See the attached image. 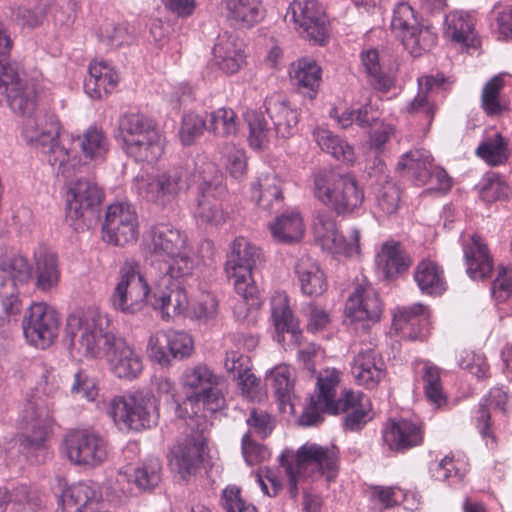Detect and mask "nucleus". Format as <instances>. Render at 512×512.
Masks as SVG:
<instances>
[{"mask_svg": "<svg viewBox=\"0 0 512 512\" xmlns=\"http://www.w3.org/2000/svg\"><path fill=\"white\" fill-rule=\"evenodd\" d=\"M376 200L378 208L384 214L392 215L399 208L400 191L394 183L386 181L385 184L378 189Z\"/></svg>", "mask_w": 512, "mask_h": 512, "instance_id": "63", "label": "nucleus"}, {"mask_svg": "<svg viewBox=\"0 0 512 512\" xmlns=\"http://www.w3.org/2000/svg\"><path fill=\"white\" fill-rule=\"evenodd\" d=\"M476 155L489 166L503 165L510 157L508 141L500 133H496L478 145Z\"/></svg>", "mask_w": 512, "mask_h": 512, "instance_id": "47", "label": "nucleus"}, {"mask_svg": "<svg viewBox=\"0 0 512 512\" xmlns=\"http://www.w3.org/2000/svg\"><path fill=\"white\" fill-rule=\"evenodd\" d=\"M265 109L274 124L275 133L281 138L295 134L299 121V112L291 107L283 95L273 94L266 98Z\"/></svg>", "mask_w": 512, "mask_h": 512, "instance_id": "22", "label": "nucleus"}, {"mask_svg": "<svg viewBox=\"0 0 512 512\" xmlns=\"http://www.w3.org/2000/svg\"><path fill=\"white\" fill-rule=\"evenodd\" d=\"M159 277V270L152 263L149 271L142 273L139 265L130 263V298H134L135 305L145 302L150 293L154 295V280Z\"/></svg>", "mask_w": 512, "mask_h": 512, "instance_id": "45", "label": "nucleus"}, {"mask_svg": "<svg viewBox=\"0 0 512 512\" xmlns=\"http://www.w3.org/2000/svg\"><path fill=\"white\" fill-rule=\"evenodd\" d=\"M237 115L231 108H219L210 113L207 131L216 137L229 138L238 133Z\"/></svg>", "mask_w": 512, "mask_h": 512, "instance_id": "51", "label": "nucleus"}, {"mask_svg": "<svg viewBox=\"0 0 512 512\" xmlns=\"http://www.w3.org/2000/svg\"><path fill=\"white\" fill-rule=\"evenodd\" d=\"M252 198L264 210L280 207L283 195L278 176L274 173L261 175L252 187Z\"/></svg>", "mask_w": 512, "mask_h": 512, "instance_id": "40", "label": "nucleus"}, {"mask_svg": "<svg viewBox=\"0 0 512 512\" xmlns=\"http://www.w3.org/2000/svg\"><path fill=\"white\" fill-rule=\"evenodd\" d=\"M330 376L331 370H326L324 374H320V376L317 378L318 394L316 396L311 397L309 406L304 409L302 415L299 418L300 425L305 427L316 426L322 422L323 412L331 413V411L328 408H326L321 401V384L324 383V379H329Z\"/></svg>", "mask_w": 512, "mask_h": 512, "instance_id": "55", "label": "nucleus"}, {"mask_svg": "<svg viewBox=\"0 0 512 512\" xmlns=\"http://www.w3.org/2000/svg\"><path fill=\"white\" fill-rule=\"evenodd\" d=\"M321 68L311 58H301L292 63L290 77L302 93L313 99L318 91L321 82Z\"/></svg>", "mask_w": 512, "mask_h": 512, "instance_id": "36", "label": "nucleus"}, {"mask_svg": "<svg viewBox=\"0 0 512 512\" xmlns=\"http://www.w3.org/2000/svg\"><path fill=\"white\" fill-rule=\"evenodd\" d=\"M181 180L182 173L177 169L158 175L142 171L134 178V188L140 197L164 205L177 196Z\"/></svg>", "mask_w": 512, "mask_h": 512, "instance_id": "18", "label": "nucleus"}, {"mask_svg": "<svg viewBox=\"0 0 512 512\" xmlns=\"http://www.w3.org/2000/svg\"><path fill=\"white\" fill-rule=\"evenodd\" d=\"M413 278L424 295L439 296L447 289L443 269L429 259H423L416 265Z\"/></svg>", "mask_w": 512, "mask_h": 512, "instance_id": "33", "label": "nucleus"}, {"mask_svg": "<svg viewBox=\"0 0 512 512\" xmlns=\"http://www.w3.org/2000/svg\"><path fill=\"white\" fill-rule=\"evenodd\" d=\"M263 260L261 248L249 239L239 236L231 242L225 270L238 295L249 298L257 294L252 270Z\"/></svg>", "mask_w": 512, "mask_h": 512, "instance_id": "9", "label": "nucleus"}, {"mask_svg": "<svg viewBox=\"0 0 512 512\" xmlns=\"http://www.w3.org/2000/svg\"><path fill=\"white\" fill-rule=\"evenodd\" d=\"M104 191L95 182L80 178L67 186L66 221L77 232L84 231L99 219Z\"/></svg>", "mask_w": 512, "mask_h": 512, "instance_id": "7", "label": "nucleus"}, {"mask_svg": "<svg viewBox=\"0 0 512 512\" xmlns=\"http://www.w3.org/2000/svg\"><path fill=\"white\" fill-rule=\"evenodd\" d=\"M503 75H495L483 87L481 94V106L488 116H495L506 109L501 103L500 92L504 88Z\"/></svg>", "mask_w": 512, "mask_h": 512, "instance_id": "53", "label": "nucleus"}, {"mask_svg": "<svg viewBox=\"0 0 512 512\" xmlns=\"http://www.w3.org/2000/svg\"><path fill=\"white\" fill-rule=\"evenodd\" d=\"M476 19L473 14L455 10L445 17L444 35L457 43H467L473 39Z\"/></svg>", "mask_w": 512, "mask_h": 512, "instance_id": "43", "label": "nucleus"}, {"mask_svg": "<svg viewBox=\"0 0 512 512\" xmlns=\"http://www.w3.org/2000/svg\"><path fill=\"white\" fill-rule=\"evenodd\" d=\"M391 29L413 57L421 56L437 43V34L421 21L408 2L401 1L395 5Z\"/></svg>", "mask_w": 512, "mask_h": 512, "instance_id": "10", "label": "nucleus"}, {"mask_svg": "<svg viewBox=\"0 0 512 512\" xmlns=\"http://www.w3.org/2000/svg\"><path fill=\"white\" fill-rule=\"evenodd\" d=\"M160 339L168 341V351L173 359H184L193 351V340L185 332L167 330V335H161Z\"/></svg>", "mask_w": 512, "mask_h": 512, "instance_id": "60", "label": "nucleus"}, {"mask_svg": "<svg viewBox=\"0 0 512 512\" xmlns=\"http://www.w3.org/2000/svg\"><path fill=\"white\" fill-rule=\"evenodd\" d=\"M165 146L166 138L153 120L141 114L130 116V157L152 165L163 156Z\"/></svg>", "mask_w": 512, "mask_h": 512, "instance_id": "11", "label": "nucleus"}, {"mask_svg": "<svg viewBox=\"0 0 512 512\" xmlns=\"http://www.w3.org/2000/svg\"><path fill=\"white\" fill-rule=\"evenodd\" d=\"M108 318L96 309L68 316L65 337L70 346L94 358L103 350L110 370L118 378L128 377V346L124 337L106 332Z\"/></svg>", "mask_w": 512, "mask_h": 512, "instance_id": "2", "label": "nucleus"}, {"mask_svg": "<svg viewBox=\"0 0 512 512\" xmlns=\"http://www.w3.org/2000/svg\"><path fill=\"white\" fill-rule=\"evenodd\" d=\"M23 333L28 343L46 349L58 336L60 319L57 311L44 302L30 305L23 322Z\"/></svg>", "mask_w": 512, "mask_h": 512, "instance_id": "14", "label": "nucleus"}, {"mask_svg": "<svg viewBox=\"0 0 512 512\" xmlns=\"http://www.w3.org/2000/svg\"><path fill=\"white\" fill-rule=\"evenodd\" d=\"M294 269L304 294L317 297L326 291L328 286L326 276L313 258L308 255L301 256Z\"/></svg>", "mask_w": 512, "mask_h": 512, "instance_id": "29", "label": "nucleus"}, {"mask_svg": "<svg viewBox=\"0 0 512 512\" xmlns=\"http://www.w3.org/2000/svg\"><path fill=\"white\" fill-rule=\"evenodd\" d=\"M215 65L228 75L239 72L246 64L245 45L237 36L224 32L213 47Z\"/></svg>", "mask_w": 512, "mask_h": 512, "instance_id": "20", "label": "nucleus"}, {"mask_svg": "<svg viewBox=\"0 0 512 512\" xmlns=\"http://www.w3.org/2000/svg\"><path fill=\"white\" fill-rule=\"evenodd\" d=\"M314 196L338 215L358 210L364 201V191L356 178L334 171H320L314 177Z\"/></svg>", "mask_w": 512, "mask_h": 512, "instance_id": "6", "label": "nucleus"}, {"mask_svg": "<svg viewBox=\"0 0 512 512\" xmlns=\"http://www.w3.org/2000/svg\"><path fill=\"white\" fill-rule=\"evenodd\" d=\"M62 450L67 459L78 466L95 467L107 458L104 439L88 430H71L63 438Z\"/></svg>", "mask_w": 512, "mask_h": 512, "instance_id": "15", "label": "nucleus"}, {"mask_svg": "<svg viewBox=\"0 0 512 512\" xmlns=\"http://www.w3.org/2000/svg\"><path fill=\"white\" fill-rule=\"evenodd\" d=\"M422 379L427 400L437 408L446 404V396L443 392L439 368L430 362H425Z\"/></svg>", "mask_w": 512, "mask_h": 512, "instance_id": "54", "label": "nucleus"}, {"mask_svg": "<svg viewBox=\"0 0 512 512\" xmlns=\"http://www.w3.org/2000/svg\"><path fill=\"white\" fill-rule=\"evenodd\" d=\"M186 399L176 409L179 417L192 416L197 419V426L201 420L205 422L209 415H213L225 406V398L219 389L221 377L205 363H198L187 367L181 377Z\"/></svg>", "mask_w": 512, "mask_h": 512, "instance_id": "5", "label": "nucleus"}, {"mask_svg": "<svg viewBox=\"0 0 512 512\" xmlns=\"http://www.w3.org/2000/svg\"><path fill=\"white\" fill-rule=\"evenodd\" d=\"M290 17L298 33L314 43L323 44L327 34V18L317 0H294L286 18Z\"/></svg>", "mask_w": 512, "mask_h": 512, "instance_id": "16", "label": "nucleus"}, {"mask_svg": "<svg viewBox=\"0 0 512 512\" xmlns=\"http://www.w3.org/2000/svg\"><path fill=\"white\" fill-rule=\"evenodd\" d=\"M13 41L0 22V104L6 101L9 107L24 117L23 136L48 154V162L59 165L65 177L68 161L67 149L59 143L60 124L55 115H35L37 93L35 85L24 79L17 69L8 63Z\"/></svg>", "mask_w": 512, "mask_h": 512, "instance_id": "1", "label": "nucleus"}, {"mask_svg": "<svg viewBox=\"0 0 512 512\" xmlns=\"http://www.w3.org/2000/svg\"><path fill=\"white\" fill-rule=\"evenodd\" d=\"M245 119L249 127L248 141L253 149L260 150L265 148L272 135V131L262 113L251 110L245 114Z\"/></svg>", "mask_w": 512, "mask_h": 512, "instance_id": "52", "label": "nucleus"}, {"mask_svg": "<svg viewBox=\"0 0 512 512\" xmlns=\"http://www.w3.org/2000/svg\"><path fill=\"white\" fill-rule=\"evenodd\" d=\"M162 463L158 457L150 456L134 470V483L140 491L155 489L161 482Z\"/></svg>", "mask_w": 512, "mask_h": 512, "instance_id": "49", "label": "nucleus"}, {"mask_svg": "<svg viewBox=\"0 0 512 512\" xmlns=\"http://www.w3.org/2000/svg\"><path fill=\"white\" fill-rule=\"evenodd\" d=\"M508 402V395L501 388H492L489 394L484 397L479 403V408L476 412L477 428L483 438H490L491 443L494 444L495 438L490 430V411L489 406L494 409L506 412V404Z\"/></svg>", "mask_w": 512, "mask_h": 512, "instance_id": "44", "label": "nucleus"}, {"mask_svg": "<svg viewBox=\"0 0 512 512\" xmlns=\"http://www.w3.org/2000/svg\"><path fill=\"white\" fill-rule=\"evenodd\" d=\"M429 311L421 303L401 307L393 315L392 327L403 339L424 340L429 334Z\"/></svg>", "mask_w": 512, "mask_h": 512, "instance_id": "19", "label": "nucleus"}, {"mask_svg": "<svg viewBox=\"0 0 512 512\" xmlns=\"http://www.w3.org/2000/svg\"><path fill=\"white\" fill-rule=\"evenodd\" d=\"M433 158L425 149H413L404 153L398 163L397 170L403 177L414 182L417 186L432 183Z\"/></svg>", "mask_w": 512, "mask_h": 512, "instance_id": "24", "label": "nucleus"}, {"mask_svg": "<svg viewBox=\"0 0 512 512\" xmlns=\"http://www.w3.org/2000/svg\"><path fill=\"white\" fill-rule=\"evenodd\" d=\"M384 443L392 451H405L423 442L422 427L411 420H389L383 430Z\"/></svg>", "mask_w": 512, "mask_h": 512, "instance_id": "21", "label": "nucleus"}, {"mask_svg": "<svg viewBox=\"0 0 512 512\" xmlns=\"http://www.w3.org/2000/svg\"><path fill=\"white\" fill-rule=\"evenodd\" d=\"M360 231L353 227L346 235L336 234L335 241L327 244L323 249L334 255H343L345 257H354L360 254Z\"/></svg>", "mask_w": 512, "mask_h": 512, "instance_id": "56", "label": "nucleus"}, {"mask_svg": "<svg viewBox=\"0 0 512 512\" xmlns=\"http://www.w3.org/2000/svg\"><path fill=\"white\" fill-rule=\"evenodd\" d=\"M351 373L359 385L374 388L385 375V364L375 350H362L354 358Z\"/></svg>", "mask_w": 512, "mask_h": 512, "instance_id": "26", "label": "nucleus"}, {"mask_svg": "<svg viewBox=\"0 0 512 512\" xmlns=\"http://www.w3.org/2000/svg\"><path fill=\"white\" fill-rule=\"evenodd\" d=\"M491 295L498 303L504 302L512 295V270L499 266L497 276L491 285Z\"/></svg>", "mask_w": 512, "mask_h": 512, "instance_id": "64", "label": "nucleus"}, {"mask_svg": "<svg viewBox=\"0 0 512 512\" xmlns=\"http://www.w3.org/2000/svg\"><path fill=\"white\" fill-rule=\"evenodd\" d=\"M158 419L156 400L150 391H142L130 397V430L150 428Z\"/></svg>", "mask_w": 512, "mask_h": 512, "instance_id": "32", "label": "nucleus"}, {"mask_svg": "<svg viewBox=\"0 0 512 512\" xmlns=\"http://www.w3.org/2000/svg\"><path fill=\"white\" fill-rule=\"evenodd\" d=\"M338 461V450L335 446L306 443L295 454L292 450H284L279 456V462L288 477L290 496L297 497L298 483L302 479L316 481L324 478L327 482L334 480L338 474Z\"/></svg>", "mask_w": 512, "mask_h": 512, "instance_id": "4", "label": "nucleus"}, {"mask_svg": "<svg viewBox=\"0 0 512 512\" xmlns=\"http://www.w3.org/2000/svg\"><path fill=\"white\" fill-rule=\"evenodd\" d=\"M321 384V401L331 414L344 413L343 425L347 430L359 431L371 419L369 399L361 392L345 391L337 400L335 389L339 383V374L331 370L329 379H324Z\"/></svg>", "mask_w": 512, "mask_h": 512, "instance_id": "8", "label": "nucleus"}, {"mask_svg": "<svg viewBox=\"0 0 512 512\" xmlns=\"http://www.w3.org/2000/svg\"><path fill=\"white\" fill-rule=\"evenodd\" d=\"M21 418L25 427L19 437L20 449L29 455L45 449L46 440L52 430L53 410L34 400H28Z\"/></svg>", "mask_w": 512, "mask_h": 512, "instance_id": "13", "label": "nucleus"}, {"mask_svg": "<svg viewBox=\"0 0 512 512\" xmlns=\"http://www.w3.org/2000/svg\"><path fill=\"white\" fill-rule=\"evenodd\" d=\"M464 258L467 275L472 280H484L493 271V258L484 240L474 234L471 241L464 245Z\"/></svg>", "mask_w": 512, "mask_h": 512, "instance_id": "25", "label": "nucleus"}, {"mask_svg": "<svg viewBox=\"0 0 512 512\" xmlns=\"http://www.w3.org/2000/svg\"><path fill=\"white\" fill-rule=\"evenodd\" d=\"M205 129L207 130V122L201 115L194 112L186 113L182 117L179 129L181 143L185 146L193 144Z\"/></svg>", "mask_w": 512, "mask_h": 512, "instance_id": "58", "label": "nucleus"}, {"mask_svg": "<svg viewBox=\"0 0 512 512\" xmlns=\"http://www.w3.org/2000/svg\"><path fill=\"white\" fill-rule=\"evenodd\" d=\"M101 499V494L94 483L80 482L65 489L61 502L66 512H85Z\"/></svg>", "mask_w": 512, "mask_h": 512, "instance_id": "38", "label": "nucleus"}, {"mask_svg": "<svg viewBox=\"0 0 512 512\" xmlns=\"http://www.w3.org/2000/svg\"><path fill=\"white\" fill-rule=\"evenodd\" d=\"M159 277L154 280V298L155 303L161 312L162 317L166 320L180 315L188 307V297L184 289L179 285L181 279H171V285L168 287H160L156 285Z\"/></svg>", "mask_w": 512, "mask_h": 512, "instance_id": "28", "label": "nucleus"}, {"mask_svg": "<svg viewBox=\"0 0 512 512\" xmlns=\"http://www.w3.org/2000/svg\"><path fill=\"white\" fill-rule=\"evenodd\" d=\"M221 506L224 512H257L252 503L242 498L237 486H228L222 491Z\"/></svg>", "mask_w": 512, "mask_h": 512, "instance_id": "62", "label": "nucleus"}, {"mask_svg": "<svg viewBox=\"0 0 512 512\" xmlns=\"http://www.w3.org/2000/svg\"><path fill=\"white\" fill-rule=\"evenodd\" d=\"M23 310V303L14 285L0 281V327L10 321H17Z\"/></svg>", "mask_w": 512, "mask_h": 512, "instance_id": "48", "label": "nucleus"}, {"mask_svg": "<svg viewBox=\"0 0 512 512\" xmlns=\"http://www.w3.org/2000/svg\"><path fill=\"white\" fill-rule=\"evenodd\" d=\"M35 287L42 292L55 289L60 281V269L56 253L40 246L34 251Z\"/></svg>", "mask_w": 512, "mask_h": 512, "instance_id": "27", "label": "nucleus"}, {"mask_svg": "<svg viewBox=\"0 0 512 512\" xmlns=\"http://www.w3.org/2000/svg\"><path fill=\"white\" fill-rule=\"evenodd\" d=\"M80 146L86 157L95 159L102 157L106 151V138L102 130L89 127L84 133Z\"/></svg>", "mask_w": 512, "mask_h": 512, "instance_id": "61", "label": "nucleus"}, {"mask_svg": "<svg viewBox=\"0 0 512 512\" xmlns=\"http://www.w3.org/2000/svg\"><path fill=\"white\" fill-rule=\"evenodd\" d=\"M222 9L232 25L250 28L264 17L260 0H222Z\"/></svg>", "mask_w": 512, "mask_h": 512, "instance_id": "30", "label": "nucleus"}, {"mask_svg": "<svg viewBox=\"0 0 512 512\" xmlns=\"http://www.w3.org/2000/svg\"><path fill=\"white\" fill-rule=\"evenodd\" d=\"M509 186L499 174L486 175L479 184V195L485 202L506 199Z\"/></svg>", "mask_w": 512, "mask_h": 512, "instance_id": "57", "label": "nucleus"}, {"mask_svg": "<svg viewBox=\"0 0 512 512\" xmlns=\"http://www.w3.org/2000/svg\"><path fill=\"white\" fill-rule=\"evenodd\" d=\"M445 83L442 74L427 75L418 78V93L411 100L405 110L410 114L423 113L429 121L434 117L436 106L431 102L429 94L441 88Z\"/></svg>", "mask_w": 512, "mask_h": 512, "instance_id": "37", "label": "nucleus"}, {"mask_svg": "<svg viewBox=\"0 0 512 512\" xmlns=\"http://www.w3.org/2000/svg\"><path fill=\"white\" fill-rule=\"evenodd\" d=\"M271 313L278 334L284 332L295 335L298 332L297 322L292 314L285 294L278 293L271 299Z\"/></svg>", "mask_w": 512, "mask_h": 512, "instance_id": "50", "label": "nucleus"}, {"mask_svg": "<svg viewBox=\"0 0 512 512\" xmlns=\"http://www.w3.org/2000/svg\"><path fill=\"white\" fill-rule=\"evenodd\" d=\"M267 385L275 393L282 409L291 404L294 396L295 369L287 364H280L272 368L266 375Z\"/></svg>", "mask_w": 512, "mask_h": 512, "instance_id": "41", "label": "nucleus"}, {"mask_svg": "<svg viewBox=\"0 0 512 512\" xmlns=\"http://www.w3.org/2000/svg\"><path fill=\"white\" fill-rule=\"evenodd\" d=\"M273 239L278 243L290 244L299 241L304 234V223L296 211L285 212L270 224Z\"/></svg>", "mask_w": 512, "mask_h": 512, "instance_id": "42", "label": "nucleus"}, {"mask_svg": "<svg viewBox=\"0 0 512 512\" xmlns=\"http://www.w3.org/2000/svg\"><path fill=\"white\" fill-rule=\"evenodd\" d=\"M382 310L378 292L366 282L355 287L345 304L346 315L355 329L359 326L365 332L380 320Z\"/></svg>", "mask_w": 512, "mask_h": 512, "instance_id": "17", "label": "nucleus"}, {"mask_svg": "<svg viewBox=\"0 0 512 512\" xmlns=\"http://www.w3.org/2000/svg\"><path fill=\"white\" fill-rule=\"evenodd\" d=\"M190 422L187 425L191 434L179 440L170 450L169 464L173 471L177 472L181 479L186 480L195 474L202 462V455L206 444L205 431L208 426L207 420L197 426V419L188 417Z\"/></svg>", "mask_w": 512, "mask_h": 512, "instance_id": "12", "label": "nucleus"}, {"mask_svg": "<svg viewBox=\"0 0 512 512\" xmlns=\"http://www.w3.org/2000/svg\"><path fill=\"white\" fill-rule=\"evenodd\" d=\"M411 264L410 255L399 241H385L375 255L376 268L386 279L395 278L404 273Z\"/></svg>", "mask_w": 512, "mask_h": 512, "instance_id": "23", "label": "nucleus"}, {"mask_svg": "<svg viewBox=\"0 0 512 512\" xmlns=\"http://www.w3.org/2000/svg\"><path fill=\"white\" fill-rule=\"evenodd\" d=\"M142 249L152 258L151 264L159 262L157 286L168 287L171 279H185L192 275L195 263L187 236L170 224L151 226L143 235Z\"/></svg>", "mask_w": 512, "mask_h": 512, "instance_id": "3", "label": "nucleus"}, {"mask_svg": "<svg viewBox=\"0 0 512 512\" xmlns=\"http://www.w3.org/2000/svg\"><path fill=\"white\" fill-rule=\"evenodd\" d=\"M88 73L84 81V90L92 99H101L111 93L119 81L117 72L103 61L91 63Z\"/></svg>", "mask_w": 512, "mask_h": 512, "instance_id": "31", "label": "nucleus"}, {"mask_svg": "<svg viewBox=\"0 0 512 512\" xmlns=\"http://www.w3.org/2000/svg\"><path fill=\"white\" fill-rule=\"evenodd\" d=\"M0 271L9 277L10 281L7 282L16 288L27 284L33 276L28 259L2 243H0Z\"/></svg>", "mask_w": 512, "mask_h": 512, "instance_id": "34", "label": "nucleus"}, {"mask_svg": "<svg viewBox=\"0 0 512 512\" xmlns=\"http://www.w3.org/2000/svg\"><path fill=\"white\" fill-rule=\"evenodd\" d=\"M102 229L108 243L121 247L128 243V211L122 203L108 207Z\"/></svg>", "mask_w": 512, "mask_h": 512, "instance_id": "39", "label": "nucleus"}, {"mask_svg": "<svg viewBox=\"0 0 512 512\" xmlns=\"http://www.w3.org/2000/svg\"><path fill=\"white\" fill-rule=\"evenodd\" d=\"M361 63L368 76L369 83L377 90L387 92L394 84V78L382 71L379 53L370 48L360 54Z\"/></svg>", "mask_w": 512, "mask_h": 512, "instance_id": "46", "label": "nucleus"}, {"mask_svg": "<svg viewBox=\"0 0 512 512\" xmlns=\"http://www.w3.org/2000/svg\"><path fill=\"white\" fill-rule=\"evenodd\" d=\"M221 153V160L230 175L235 179L243 177L247 169L245 151L234 144H226Z\"/></svg>", "mask_w": 512, "mask_h": 512, "instance_id": "59", "label": "nucleus"}, {"mask_svg": "<svg viewBox=\"0 0 512 512\" xmlns=\"http://www.w3.org/2000/svg\"><path fill=\"white\" fill-rule=\"evenodd\" d=\"M194 216L198 222L215 227L226 222L228 214L223 210L220 200L216 197L215 188L210 184L201 188Z\"/></svg>", "mask_w": 512, "mask_h": 512, "instance_id": "35", "label": "nucleus"}]
</instances>
